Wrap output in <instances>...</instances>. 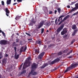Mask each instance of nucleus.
Wrapping results in <instances>:
<instances>
[{
	"label": "nucleus",
	"instance_id": "nucleus-39",
	"mask_svg": "<svg viewBox=\"0 0 78 78\" xmlns=\"http://www.w3.org/2000/svg\"><path fill=\"white\" fill-rule=\"evenodd\" d=\"M27 46H26L25 47V48H24L23 51H25L27 50Z\"/></svg>",
	"mask_w": 78,
	"mask_h": 78
},
{
	"label": "nucleus",
	"instance_id": "nucleus-21",
	"mask_svg": "<svg viewBox=\"0 0 78 78\" xmlns=\"http://www.w3.org/2000/svg\"><path fill=\"white\" fill-rule=\"evenodd\" d=\"M65 16L64 15H61L59 17H58V22H60V19H61V18L62 17H64Z\"/></svg>",
	"mask_w": 78,
	"mask_h": 78
},
{
	"label": "nucleus",
	"instance_id": "nucleus-37",
	"mask_svg": "<svg viewBox=\"0 0 78 78\" xmlns=\"http://www.w3.org/2000/svg\"><path fill=\"white\" fill-rule=\"evenodd\" d=\"M20 41V40H19V39L17 38L16 39V43H18L19 42V41Z\"/></svg>",
	"mask_w": 78,
	"mask_h": 78
},
{
	"label": "nucleus",
	"instance_id": "nucleus-50",
	"mask_svg": "<svg viewBox=\"0 0 78 78\" xmlns=\"http://www.w3.org/2000/svg\"><path fill=\"white\" fill-rule=\"evenodd\" d=\"M52 11H50L49 12V14H52Z\"/></svg>",
	"mask_w": 78,
	"mask_h": 78
},
{
	"label": "nucleus",
	"instance_id": "nucleus-36",
	"mask_svg": "<svg viewBox=\"0 0 78 78\" xmlns=\"http://www.w3.org/2000/svg\"><path fill=\"white\" fill-rule=\"evenodd\" d=\"M44 28H42L41 29V34H42V33H44Z\"/></svg>",
	"mask_w": 78,
	"mask_h": 78
},
{
	"label": "nucleus",
	"instance_id": "nucleus-52",
	"mask_svg": "<svg viewBox=\"0 0 78 78\" xmlns=\"http://www.w3.org/2000/svg\"><path fill=\"white\" fill-rule=\"evenodd\" d=\"M57 20H58V18H56L55 21V23H56V22H57Z\"/></svg>",
	"mask_w": 78,
	"mask_h": 78
},
{
	"label": "nucleus",
	"instance_id": "nucleus-19",
	"mask_svg": "<svg viewBox=\"0 0 78 78\" xmlns=\"http://www.w3.org/2000/svg\"><path fill=\"white\" fill-rule=\"evenodd\" d=\"M45 25L46 27H49V26L50 25V23L47 22L45 23Z\"/></svg>",
	"mask_w": 78,
	"mask_h": 78
},
{
	"label": "nucleus",
	"instance_id": "nucleus-14",
	"mask_svg": "<svg viewBox=\"0 0 78 78\" xmlns=\"http://www.w3.org/2000/svg\"><path fill=\"white\" fill-rule=\"evenodd\" d=\"M48 65V63H46L44 64V65L41 67V69H44L46 66H47Z\"/></svg>",
	"mask_w": 78,
	"mask_h": 78
},
{
	"label": "nucleus",
	"instance_id": "nucleus-1",
	"mask_svg": "<svg viewBox=\"0 0 78 78\" xmlns=\"http://www.w3.org/2000/svg\"><path fill=\"white\" fill-rule=\"evenodd\" d=\"M32 69L30 73H29L28 76H30V75H36L37 74V73L34 71V70L33 69H36L37 68V65L36 63H34L31 66Z\"/></svg>",
	"mask_w": 78,
	"mask_h": 78
},
{
	"label": "nucleus",
	"instance_id": "nucleus-51",
	"mask_svg": "<svg viewBox=\"0 0 78 78\" xmlns=\"http://www.w3.org/2000/svg\"><path fill=\"white\" fill-rule=\"evenodd\" d=\"M0 56L1 57H2V56H3V55H2V53H0Z\"/></svg>",
	"mask_w": 78,
	"mask_h": 78
},
{
	"label": "nucleus",
	"instance_id": "nucleus-25",
	"mask_svg": "<svg viewBox=\"0 0 78 78\" xmlns=\"http://www.w3.org/2000/svg\"><path fill=\"white\" fill-rule=\"evenodd\" d=\"M26 70H24L22 71L21 73V74H23V73H26Z\"/></svg>",
	"mask_w": 78,
	"mask_h": 78
},
{
	"label": "nucleus",
	"instance_id": "nucleus-8",
	"mask_svg": "<svg viewBox=\"0 0 78 78\" xmlns=\"http://www.w3.org/2000/svg\"><path fill=\"white\" fill-rule=\"evenodd\" d=\"M67 29L66 28H64L63 29V30L61 32V35H64L65 34H66L67 32Z\"/></svg>",
	"mask_w": 78,
	"mask_h": 78
},
{
	"label": "nucleus",
	"instance_id": "nucleus-43",
	"mask_svg": "<svg viewBox=\"0 0 78 78\" xmlns=\"http://www.w3.org/2000/svg\"><path fill=\"white\" fill-rule=\"evenodd\" d=\"M75 34H76L75 32H73L72 34V36H74Z\"/></svg>",
	"mask_w": 78,
	"mask_h": 78
},
{
	"label": "nucleus",
	"instance_id": "nucleus-4",
	"mask_svg": "<svg viewBox=\"0 0 78 78\" xmlns=\"http://www.w3.org/2000/svg\"><path fill=\"white\" fill-rule=\"evenodd\" d=\"M75 7L72 9L69 12H73L75 11H76L78 9V3H76L75 5Z\"/></svg>",
	"mask_w": 78,
	"mask_h": 78
},
{
	"label": "nucleus",
	"instance_id": "nucleus-55",
	"mask_svg": "<svg viewBox=\"0 0 78 78\" xmlns=\"http://www.w3.org/2000/svg\"><path fill=\"white\" fill-rule=\"evenodd\" d=\"M16 4H17V3H14L13 5H16Z\"/></svg>",
	"mask_w": 78,
	"mask_h": 78
},
{
	"label": "nucleus",
	"instance_id": "nucleus-46",
	"mask_svg": "<svg viewBox=\"0 0 78 78\" xmlns=\"http://www.w3.org/2000/svg\"><path fill=\"white\" fill-rule=\"evenodd\" d=\"M26 34H27V35H28V36H31V35L30 34H28L27 33H26Z\"/></svg>",
	"mask_w": 78,
	"mask_h": 78
},
{
	"label": "nucleus",
	"instance_id": "nucleus-15",
	"mask_svg": "<svg viewBox=\"0 0 78 78\" xmlns=\"http://www.w3.org/2000/svg\"><path fill=\"white\" fill-rule=\"evenodd\" d=\"M72 29L73 30H75L76 29V26L75 24H73L72 26Z\"/></svg>",
	"mask_w": 78,
	"mask_h": 78
},
{
	"label": "nucleus",
	"instance_id": "nucleus-56",
	"mask_svg": "<svg viewBox=\"0 0 78 78\" xmlns=\"http://www.w3.org/2000/svg\"><path fill=\"white\" fill-rule=\"evenodd\" d=\"M75 2H73L71 3V5H73L75 3Z\"/></svg>",
	"mask_w": 78,
	"mask_h": 78
},
{
	"label": "nucleus",
	"instance_id": "nucleus-2",
	"mask_svg": "<svg viewBox=\"0 0 78 78\" xmlns=\"http://www.w3.org/2000/svg\"><path fill=\"white\" fill-rule=\"evenodd\" d=\"M9 42L5 40H2L0 41V44L1 45H7L9 44Z\"/></svg>",
	"mask_w": 78,
	"mask_h": 78
},
{
	"label": "nucleus",
	"instance_id": "nucleus-61",
	"mask_svg": "<svg viewBox=\"0 0 78 78\" xmlns=\"http://www.w3.org/2000/svg\"><path fill=\"white\" fill-rule=\"evenodd\" d=\"M17 35V36H19V33H17L16 34Z\"/></svg>",
	"mask_w": 78,
	"mask_h": 78
},
{
	"label": "nucleus",
	"instance_id": "nucleus-10",
	"mask_svg": "<svg viewBox=\"0 0 78 78\" xmlns=\"http://www.w3.org/2000/svg\"><path fill=\"white\" fill-rule=\"evenodd\" d=\"M59 61H60L59 58L56 59L51 62V64H55V62H59Z\"/></svg>",
	"mask_w": 78,
	"mask_h": 78
},
{
	"label": "nucleus",
	"instance_id": "nucleus-32",
	"mask_svg": "<svg viewBox=\"0 0 78 78\" xmlns=\"http://www.w3.org/2000/svg\"><path fill=\"white\" fill-rule=\"evenodd\" d=\"M35 53H39V50L37 49H35Z\"/></svg>",
	"mask_w": 78,
	"mask_h": 78
},
{
	"label": "nucleus",
	"instance_id": "nucleus-27",
	"mask_svg": "<svg viewBox=\"0 0 78 78\" xmlns=\"http://www.w3.org/2000/svg\"><path fill=\"white\" fill-rule=\"evenodd\" d=\"M43 9L44 11H45V10H47V7L46 6L43 7Z\"/></svg>",
	"mask_w": 78,
	"mask_h": 78
},
{
	"label": "nucleus",
	"instance_id": "nucleus-17",
	"mask_svg": "<svg viewBox=\"0 0 78 78\" xmlns=\"http://www.w3.org/2000/svg\"><path fill=\"white\" fill-rule=\"evenodd\" d=\"M11 3V0H7L6 3L7 5H10Z\"/></svg>",
	"mask_w": 78,
	"mask_h": 78
},
{
	"label": "nucleus",
	"instance_id": "nucleus-47",
	"mask_svg": "<svg viewBox=\"0 0 78 78\" xmlns=\"http://www.w3.org/2000/svg\"><path fill=\"white\" fill-rule=\"evenodd\" d=\"M75 15H77V13H75L73 14L72 16H75Z\"/></svg>",
	"mask_w": 78,
	"mask_h": 78
},
{
	"label": "nucleus",
	"instance_id": "nucleus-41",
	"mask_svg": "<svg viewBox=\"0 0 78 78\" xmlns=\"http://www.w3.org/2000/svg\"><path fill=\"white\" fill-rule=\"evenodd\" d=\"M77 31H78V30L76 29V30H74V33H76Z\"/></svg>",
	"mask_w": 78,
	"mask_h": 78
},
{
	"label": "nucleus",
	"instance_id": "nucleus-57",
	"mask_svg": "<svg viewBox=\"0 0 78 78\" xmlns=\"http://www.w3.org/2000/svg\"><path fill=\"white\" fill-rule=\"evenodd\" d=\"M67 7L68 8H70V5H68L67 6Z\"/></svg>",
	"mask_w": 78,
	"mask_h": 78
},
{
	"label": "nucleus",
	"instance_id": "nucleus-62",
	"mask_svg": "<svg viewBox=\"0 0 78 78\" xmlns=\"http://www.w3.org/2000/svg\"><path fill=\"white\" fill-rule=\"evenodd\" d=\"M3 57V56L0 57V59H1Z\"/></svg>",
	"mask_w": 78,
	"mask_h": 78
},
{
	"label": "nucleus",
	"instance_id": "nucleus-22",
	"mask_svg": "<svg viewBox=\"0 0 78 78\" xmlns=\"http://www.w3.org/2000/svg\"><path fill=\"white\" fill-rule=\"evenodd\" d=\"M14 50H15V55H17V52L16 51H17V48L16 47H14Z\"/></svg>",
	"mask_w": 78,
	"mask_h": 78
},
{
	"label": "nucleus",
	"instance_id": "nucleus-53",
	"mask_svg": "<svg viewBox=\"0 0 78 78\" xmlns=\"http://www.w3.org/2000/svg\"><path fill=\"white\" fill-rule=\"evenodd\" d=\"M56 12H57V10H55V14H56Z\"/></svg>",
	"mask_w": 78,
	"mask_h": 78
},
{
	"label": "nucleus",
	"instance_id": "nucleus-38",
	"mask_svg": "<svg viewBox=\"0 0 78 78\" xmlns=\"http://www.w3.org/2000/svg\"><path fill=\"white\" fill-rule=\"evenodd\" d=\"M23 63H22V64L20 65V68H19V69H20L21 70V69H22V66H23Z\"/></svg>",
	"mask_w": 78,
	"mask_h": 78
},
{
	"label": "nucleus",
	"instance_id": "nucleus-5",
	"mask_svg": "<svg viewBox=\"0 0 78 78\" xmlns=\"http://www.w3.org/2000/svg\"><path fill=\"white\" fill-rule=\"evenodd\" d=\"M69 17H70V15H69L66 16L65 18H64L63 20H62L59 23H58V25H60V24H61V23H62L63 22H64V21H65V20H66L67 19H68Z\"/></svg>",
	"mask_w": 78,
	"mask_h": 78
},
{
	"label": "nucleus",
	"instance_id": "nucleus-20",
	"mask_svg": "<svg viewBox=\"0 0 78 78\" xmlns=\"http://www.w3.org/2000/svg\"><path fill=\"white\" fill-rule=\"evenodd\" d=\"M36 43L37 44H39V45H41L42 44L41 41L39 40H37L36 41Z\"/></svg>",
	"mask_w": 78,
	"mask_h": 78
},
{
	"label": "nucleus",
	"instance_id": "nucleus-59",
	"mask_svg": "<svg viewBox=\"0 0 78 78\" xmlns=\"http://www.w3.org/2000/svg\"><path fill=\"white\" fill-rule=\"evenodd\" d=\"M32 40V39L30 38L28 39V41H31Z\"/></svg>",
	"mask_w": 78,
	"mask_h": 78
},
{
	"label": "nucleus",
	"instance_id": "nucleus-16",
	"mask_svg": "<svg viewBox=\"0 0 78 78\" xmlns=\"http://www.w3.org/2000/svg\"><path fill=\"white\" fill-rule=\"evenodd\" d=\"M31 59V57H29L27 58V60H26L25 63H28V61H30V60Z\"/></svg>",
	"mask_w": 78,
	"mask_h": 78
},
{
	"label": "nucleus",
	"instance_id": "nucleus-28",
	"mask_svg": "<svg viewBox=\"0 0 78 78\" xmlns=\"http://www.w3.org/2000/svg\"><path fill=\"white\" fill-rule=\"evenodd\" d=\"M75 42V39L73 40L71 43V44H73Z\"/></svg>",
	"mask_w": 78,
	"mask_h": 78
},
{
	"label": "nucleus",
	"instance_id": "nucleus-34",
	"mask_svg": "<svg viewBox=\"0 0 78 78\" xmlns=\"http://www.w3.org/2000/svg\"><path fill=\"white\" fill-rule=\"evenodd\" d=\"M62 55V52H61V51L59 52L58 53V56H59L60 55Z\"/></svg>",
	"mask_w": 78,
	"mask_h": 78
},
{
	"label": "nucleus",
	"instance_id": "nucleus-13",
	"mask_svg": "<svg viewBox=\"0 0 78 78\" xmlns=\"http://www.w3.org/2000/svg\"><path fill=\"white\" fill-rule=\"evenodd\" d=\"M2 64H6V63L7 62L6 59L5 58H4L2 59Z\"/></svg>",
	"mask_w": 78,
	"mask_h": 78
},
{
	"label": "nucleus",
	"instance_id": "nucleus-45",
	"mask_svg": "<svg viewBox=\"0 0 78 78\" xmlns=\"http://www.w3.org/2000/svg\"><path fill=\"white\" fill-rule=\"evenodd\" d=\"M22 51H23V50L20 48V53H22Z\"/></svg>",
	"mask_w": 78,
	"mask_h": 78
},
{
	"label": "nucleus",
	"instance_id": "nucleus-42",
	"mask_svg": "<svg viewBox=\"0 0 78 78\" xmlns=\"http://www.w3.org/2000/svg\"><path fill=\"white\" fill-rule=\"evenodd\" d=\"M68 35L67 34H65V35L63 36V38H65V37H66Z\"/></svg>",
	"mask_w": 78,
	"mask_h": 78
},
{
	"label": "nucleus",
	"instance_id": "nucleus-26",
	"mask_svg": "<svg viewBox=\"0 0 78 78\" xmlns=\"http://www.w3.org/2000/svg\"><path fill=\"white\" fill-rule=\"evenodd\" d=\"M13 45H14V46H16V47H17L18 46V44L16 43V42H14L13 44Z\"/></svg>",
	"mask_w": 78,
	"mask_h": 78
},
{
	"label": "nucleus",
	"instance_id": "nucleus-64",
	"mask_svg": "<svg viewBox=\"0 0 78 78\" xmlns=\"http://www.w3.org/2000/svg\"><path fill=\"white\" fill-rule=\"evenodd\" d=\"M60 20H62V17L61 18Z\"/></svg>",
	"mask_w": 78,
	"mask_h": 78
},
{
	"label": "nucleus",
	"instance_id": "nucleus-63",
	"mask_svg": "<svg viewBox=\"0 0 78 78\" xmlns=\"http://www.w3.org/2000/svg\"><path fill=\"white\" fill-rule=\"evenodd\" d=\"M46 32H49V31L48 30H47V31H46Z\"/></svg>",
	"mask_w": 78,
	"mask_h": 78
},
{
	"label": "nucleus",
	"instance_id": "nucleus-24",
	"mask_svg": "<svg viewBox=\"0 0 78 78\" xmlns=\"http://www.w3.org/2000/svg\"><path fill=\"white\" fill-rule=\"evenodd\" d=\"M19 19H20V17L18 16H16L15 18V19L16 20H19Z\"/></svg>",
	"mask_w": 78,
	"mask_h": 78
},
{
	"label": "nucleus",
	"instance_id": "nucleus-35",
	"mask_svg": "<svg viewBox=\"0 0 78 78\" xmlns=\"http://www.w3.org/2000/svg\"><path fill=\"white\" fill-rule=\"evenodd\" d=\"M2 34H3V36L4 37H6V35L5 34V33L4 32H2Z\"/></svg>",
	"mask_w": 78,
	"mask_h": 78
},
{
	"label": "nucleus",
	"instance_id": "nucleus-7",
	"mask_svg": "<svg viewBox=\"0 0 78 78\" xmlns=\"http://www.w3.org/2000/svg\"><path fill=\"white\" fill-rule=\"evenodd\" d=\"M44 54H45L44 52H42V53H41L38 55V58L39 59H42V58H43V56H44Z\"/></svg>",
	"mask_w": 78,
	"mask_h": 78
},
{
	"label": "nucleus",
	"instance_id": "nucleus-60",
	"mask_svg": "<svg viewBox=\"0 0 78 78\" xmlns=\"http://www.w3.org/2000/svg\"><path fill=\"white\" fill-rule=\"evenodd\" d=\"M2 32H3V31H2V30H0V33H2Z\"/></svg>",
	"mask_w": 78,
	"mask_h": 78
},
{
	"label": "nucleus",
	"instance_id": "nucleus-33",
	"mask_svg": "<svg viewBox=\"0 0 78 78\" xmlns=\"http://www.w3.org/2000/svg\"><path fill=\"white\" fill-rule=\"evenodd\" d=\"M68 51V50L66 49L65 50H64V51H63V53H67Z\"/></svg>",
	"mask_w": 78,
	"mask_h": 78
},
{
	"label": "nucleus",
	"instance_id": "nucleus-44",
	"mask_svg": "<svg viewBox=\"0 0 78 78\" xmlns=\"http://www.w3.org/2000/svg\"><path fill=\"white\" fill-rule=\"evenodd\" d=\"M2 5H5V3L3 1H2Z\"/></svg>",
	"mask_w": 78,
	"mask_h": 78
},
{
	"label": "nucleus",
	"instance_id": "nucleus-49",
	"mask_svg": "<svg viewBox=\"0 0 78 78\" xmlns=\"http://www.w3.org/2000/svg\"><path fill=\"white\" fill-rule=\"evenodd\" d=\"M68 70L67 69L64 72V73H66V72H68Z\"/></svg>",
	"mask_w": 78,
	"mask_h": 78
},
{
	"label": "nucleus",
	"instance_id": "nucleus-11",
	"mask_svg": "<svg viewBox=\"0 0 78 78\" xmlns=\"http://www.w3.org/2000/svg\"><path fill=\"white\" fill-rule=\"evenodd\" d=\"M5 12L6 13V15L8 17V16H9V11L8 10V9H5Z\"/></svg>",
	"mask_w": 78,
	"mask_h": 78
},
{
	"label": "nucleus",
	"instance_id": "nucleus-23",
	"mask_svg": "<svg viewBox=\"0 0 78 78\" xmlns=\"http://www.w3.org/2000/svg\"><path fill=\"white\" fill-rule=\"evenodd\" d=\"M26 64L27 63H26L25 62L24 63V65L23 67V69H25L26 68V64Z\"/></svg>",
	"mask_w": 78,
	"mask_h": 78
},
{
	"label": "nucleus",
	"instance_id": "nucleus-54",
	"mask_svg": "<svg viewBox=\"0 0 78 78\" xmlns=\"http://www.w3.org/2000/svg\"><path fill=\"white\" fill-rule=\"evenodd\" d=\"M23 48H24V47L22 46V47H21L20 48H21V49H22H22H23Z\"/></svg>",
	"mask_w": 78,
	"mask_h": 78
},
{
	"label": "nucleus",
	"instance_id": "nucleus-6",
	"mask_svg": "<svg viewBox=\"0 0 78 78\" xmlns=\"http://www.w3.org/2000/svg\"><path fill=\"white\" fill-rule=\"evenodd\" d=\"M35 23H36V21L34 20V19H32L30 23L29 24V25L30 27V26L33 27V25H34V24H35Z\"/></svg>",
	"mask_w": 78,
	"mask_h": 78
},
{
	"label": "nucleus",
	"instance_id": "nucleus-31",
	"mask_svg": "<svg viewBox=\"0 0 78 78\" xmlns=\"http://www.w3.org/2000/svg\"><path fill=\"white\" fill-rule=\"evenodd\" d=\"M57 11L58 13H60V12H61V9H60V8H58L57 9Z\"/></svg>",
	"mask_w": 78,
	"mask_h": 78
},
{
	"label": "nucleus",
	"instance_id": "nucleus-9",
	"mask_svg": "<svg viewBox=\"0 0 78 78\" xmlns=\"http://www.w3.org/2000/svg\"><path fill=\"white\" fill-rule=\"evenodd\" d=\"M44 21H43L41 22L38 27H37V29H40V28L42 27V26H43V25H44Z\"/></svg>",
	"mask_w": 78,
	"mask_h": 78
},
{
	"label": "nucleus",
	"instance_id": "nucleus-40",
	"mask_svg": "<svg viewBox=\"0 0 78 78\" xmlns=\"http://www.w3.org/2000/svg\"><path fill=\"white\" fill-rule=\"evenodd\" d=\"M53 45V44H51L48 46V48H50V47H51Z\"/></svg>",
	"mask_w": 78,
	"mask_h": 78
},
{
	"label": "nucleus",
	"instance_id": "nucleus-29",
	"mask_svg": "<svg viewBox=\"0 0 78 78\" xmlns=\"http://www.w3.org/2000/svg\"><path fill=\"white\" fill-rule=\"evenodd\" d=\"M72 51H73V50H71L67 54V55H70L71 53L72 52Z\"/></svg>",
	"mask_w": 78,
	"mask_h": 78
},
{
	"label": "nucleus",
	"instance_id": "nucleus-58",
	"mask_svg": "<svg viewBox=\"0 0 78 78\" xmlns=\"http://www.w3.org/2000/svg\"><path fill=\"white\" fill-rule=\"evenodd\" d=\"M72 56H69V57H68V58H72Z\"/></svg>",
	"mask_w": 78,
	"mask_h": 78
},
{
	"label": "nucleus",
	"instance_id": "nucleus-3",
	"mask_svg": "<svg viewBox=\"0 0 78 78\" xmlns=\"http://www.w3.org/2000/svg\"><path fill=\"white\" fill-rule=\"evenodd\" d=\"M64 24H62L61 27H59L58 29L56 31L58 34L64 28Z\"/></svg>",
	"mask_w": 78,
	"mask_h": 78
},
{
	"label": "nucleus",
	"instance_id": "nucleus-48",
	"mask_svg": "<svg viewBox=\"0 0 78 78\" xmlns=\"http://www.w3.org/2000/svg\"><path fill=\"white\" fill-rule=\"evenodd\" d=\"M5 58H6V57H8V55L7 54H5Z\"/></svg>",
	"mask_w": 78,
	"mask_h": 78
},
{
	"label": "nucleus",
	"instance_id": "nucleus-12",
	"mask_svg": "<svg viewBox=\"0 0 78 78\" xmlns=\"http://www.w3.org/2000/svg\"><path fill=\"white\" fill-rule=\"evenodd\" d=\"M77 66H78V63H75L73 65L72 64L71 66V67L72 68V69L73 68H75V67Z\"/></svg>",
	"mask_w": 78,
	"mask_h": 78
},
{
	"label": "nucleus",
	"instance_id": "nucleus-18",
	"mask_svg": "<svg viewBox=\"0 0 78 78\" xmlns=\"http://www.w3.org/2000/svg\"><path fill=\"white\" fill-rule=\"evenodd\" d=\"M14 58L16 59H18L19 58V55L18 54V55H15Z\"/></svg>",
	"mask_w": 78,
	"mask_h": 78
},
{
	"label": "nucleus",
	"instance_id": "nucleus-30",
	"mask_svg": "<svg viewBox=\"0 0 78 78\" xmlns=\"http://www.w3.org/2000/svg\"><path fill=\"white\" fill-rule=\"evenodd\" d=\"M72 68L71 67V66L70 67H68L67 68V70H68V71H70V70H71V69H72Z\"/></svg>",
	"mask_w": 78,
	"mask_h": 78
}]
</instances>
